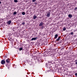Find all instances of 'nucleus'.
Returning a JSON list of instances; mask_svg holds the SVG:
<instances>
[{"label": "nucleus", "instance_id": "obj_1", "mask_svg": "<svg viewBox=\"0 0 77 77\" xmlns=\"http://www.w3.org/2000/svg\"><path fill=\"white\" fill-rule=\"evenodd\" d=\"M5 61L4 60H2L1 62V63H2V65H3V64H5Z\"/></svg>", "mask_w": 77, "mask_h": 77}, {"label": "nucleus", "instance_id": "obj_2", "mask_svg": "<svg viewBox=\"0 0 77 77\" xmlns=\"http://www.w3.org/2000/svg\"><path fill=\"white\" fill-rule=\"evenodd\" d=\"M37 39V37L33 38L31 39V41H33V40H36Z\"/></svg>", "mask_w": 77, "mask_h": 77}, {"label": "nucleus", "instance_id": "obj_3", "mask_svg": "<svg viewBox=\"0 0 77 77\" xmlns=\"http://www.w3.org/2000/svg\"><path fill=\"white\" fill-rule=\"evenodd\" d=\"M50 12H48L47 13V17H49V16H50Z\"/></svg>", "mask_w": 77, "mask_h": 77}, {"label": "nucleus", "instance_id": "obj_4", "mask_svg": "<svg viewBox=\"0 0 77 77\" xmlns=\"http://www.w3.org/2000/svg\"><path fill=\"white\" fill-rule=\"evenodd\" d=\"M43 24H44V23L42 22L39 24V26H43Z\"/></svg>", "mask_w": 77, "mask_h": 77}, {"label": "nucleus", "instance_id": "obj_5", "mask_svg": "<svg viewBox=\"0 0 77 77\" xmlns=\"http://www.w3.org/2000/svg\"><path fill=\"white\" fill-rule=\"evenodd\" d=\"M9 62H10V60H9V59H8L6 60V62L7 63H9Z\"/></svg>", "mask_w": 77, "mask_h": 77}, {"label": "nucleus", "instance_id": "obj_6", "mask_svg": "<svg viewBox=\"0 0 77 77\" xmlns=\"http://www.w3.org/2000/svg\"><path fill=\"white\" fill-rule=\"evenodd\" d=\"M58 36V35H57V34H56L55 35V37H54V38L55 39H57V37Z\"/></svg>", "mask_w": 77, "mask_h": 77}, {"label": "nucleus", "instance_id": "obj_7", "mask_svg": "<svg viewBox=\"0 0 77 77\" xmlns=\"http://www.w3.org/2000/svg\"><path fill=\"white\" fill-rule=\"evenodd\" d=\"M33 18L34 20H35V19H36V18H37V17L36 16H35V15L33 16Z\"/></svg>", "mask_w": 77, "mask_h": 77}, {"label": "nucleus", "instance_id": "obj_8", "mask_svg": "<svg viewBox=\"0 0 77 77\" xmlns=\"http://www.w3.org/2000/svg\"><path fill=\"white\" fill-rule=\"evenodd\" d=\"M60 37L59 36L58 37V38L57 40H56V41H59V40L60 39Z\"/></svg>", "mask_w": 77, "mask_h": 77}, {"label": "nucleus", "instance_id": "obj_9", "mask_svg": "<svg viewBox=\"0 0 77 77\" xmlns=\"http://www.w3.org/2000/svg\"><path fill=\"white\" fill-rule=\"evenodd\" d=\"M68 17L69 18H72V15L71 14H70L68 15Z\"/></svg>", "mask_w": 77, "mask_h": 77}, {"label": "nucleus", "instance_id": "obj_10", "mask_svg": "<svg viewBox=\"0 0 77 77\" xmlns=\"http://www.w3.org/2000/svg\"><path fill=\"white\" fill-rule=\"evenodd\" d=\"M11 20H9V21H8V22H7V23L8 24H11Z\"/></svg>", "mask_w": 77, "mask_h": 77}, {"label": "nucleus", "instance_id": "obj_11", "mask_svg": "<svg viewBox=\"0 0 77 77\" xmlns=\"http://www.w3.org/2000/svg\"><path fill=\"white\" fill-rule=\"evenodd\" d=\"M22 15H25V12H23L22 13Z\"/></svg>", "mask_w": 77, "mask_h": 77}, {"label": "nucleus", "instance_id": "obj_12", "mask_svg": "<svg viewBox=\"0 0 77 77\" xmlns=\"http://www.w3.org/2000/svg\"><path fill=\"white\" fill-rule=\"evenodd\" d=\"M14 2H15V3H17L18 1L17 0H14Z\"/></svg>", "mask_w": 77, "mask_h": 77}, {"label": "nucleus", "instance_id": "obj_13", "mask_svg": "<svg viewBox=\"0 0 77 77\" xmlns=\"http://www.w3.org/2000/svg\"><path fill=\"white\" fill-rule=\"evenodd\" d=\"M46 67H47V68H50V67H49V66H48V64H47V65H46Z\"/></svg>", "mask_w": 77, "mask_h": 77}, {"label": "nucleus", "instance_id": "obj_14", "mask_svg": "<svg viewBox=\"0 0 77 77\" xmlns=\"http://www.w3.org/2000/svg\"><path fill=\"white\" fill-rule=\"evenodd\" d=\"M14 15H16V14H17V12H14Z\"/></svg>", "mask_w": 77, "mask_h": 77}, {"label": "nucleus", "instance_id": "obj_15", "mask_svg": "<svg viewBox=\"0 0 77 77\" xmlns=\"http://www.w3.org/2000/svg\"><path fill=\"white\" fill-rule=\"evenodd\" d=\"M63 30L64 31H65L66 30V28H63Z\"/></svg>", "mask_w": 77, "mask_h": 77}, {"label": "nucleus", "instance_id": "obj_16", "mask_svg": "<svg viewBox=\"0 0 77 77\" xmlns=\"http://www.w3.org/2000/svg\"><path fill=\"white\" fill-rule=\"evenodd\" d=\"M22 24H23V25H24V24H25V23L24 22H22Z\"/></svg>", "mask_w": 77, "mask_h": 77}, {"label": "nucleus", "instance_id": "obj_17", "mask_svg": "<svg viewBox=\"0 0 77 77\" xmlns=\"http://www.w3.org/2000/svg\"><path fill=\"white\" fill-rule=\"evenodd\" d=\"M36 0H32V2H35V1Z\"/></svg>", "mask_w": 77, "mask_h": 77}, {"label": "nucleus", "instance_id": "obj_18", "mask_svg": "<svg viewBox=\"0 0 77 77\" xmlns=\"http://www.w3.org/2000/svg\"><path fill=\"white\" fill-rule=\"evenodd\" d=\"M70 34H71V35H73V32H71Z\"/></svg>", "mask_w": 77, "mask_h": 77}, {"label": "nucleus", "instance_id": "obj_19", "mask_svg": "<svg viewBox=\"0 0 77 77\" xmlns=\"http://www.w3.org/2000/svg\"><path fill=\"white\" fill-rule=\"evenodd\" d=\"M75 75L76 76H77V73H76L75 74Z\"/></svg>", "mask_w": 77, "mask_h": 77}, {"label": "nucleus", "instance_id": "obj_20", "mask_svg": "<svg viewBox=\"0 0 77 77\" xmlns=\"http://www.w3.org/2000/svg\"><path fill=\"white\" fill-rule=\"evenodd\" d=\"M76 9H77V7L75 8V10H76Z\"/></svg>", "mask_w": 77, "mask_h": 77}, {"label": "nucleus", "instance_id": "obj_21", "mask_svg": "<svg viewBox=\"0 0 77 77\" xmlns=\"http://www.w3.org/2000/svg\"><path fill=\"white\" fill-rule=\"evenodd\" d=\"M23 50V48H20V50Z\"/></svg>", "mask_w": 77, "mask_h": 77}, {"label": "nucleus", "instance_id": "obj_22", "mask_svg": "<svg viewBox=\"0 0 77 77\" xmlns=\"http://www.w3.org/2000/svg\"><path fill=\"white\" fill-rule=\"evenodd\" d=\"M75 64H76V65H77V62H75Z\"/></svg>", "mask_w": 77, "mask_h": 77}, {"label": "nucleus", "instance_id": "obj_23", "mask_svg": "<svg viewBox=\"0 0 77 77\" xmlns=\"http://www.w3.org/2000/svg\"><path fill=\"white\" fill-rule=\"evenodd\" d=\"M1 3H2V2H0V4H1Z\"/></svg>", "mask_w": 77, "mask_h": 77}, {"label": "nucleus", "instance_id": "obj_24", "mask_svg": "<svg viewBox=\"0 0 77 77\" xmlns=\"http://www.w3.org/2000/svg\"><path fill=\"white\" fill-rule=\"evenodd\" d=\"M49 53H51V52H49Z\"/></svg>", "mask_w": 77, "mask_h": 77}]
</instances>
